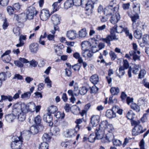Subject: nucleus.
Masks as SVG:
<instances>
[{"label":"nucleus","mask_w":149,"mask_h":149,"mask_svg":"<svg viewBox=\"0 0 149 149\" xmlns=\"http://www.w3.org/2000/svg\"><path fill=\"white\" fill-rule=\"evenodd\" d=\"M13 113L18 116L19 121H24L26 118V114L27 113L24 107L22 108L20 104L16 103L13 105L12 108Z\"/></svg>","instance_id":"f257e3e1"},{"label":"nucleus","mask_w":149,"mask_h":149,"mask_svg":"<svg viewBox=\"0 0 149 149\" xmlns=\"http://www.w3.org/2000/svg\"><path fill=\"white\" fill-rule=\"evenodd\" d=\"M74 5L76 6H82L85 7L86 10L88 13V14L92 13V9L93 8V3L89 0H73Z\"/></svg>","instance_id":"f03ea898"},{"label":"nucleus","mask_w":149,"mask_h":149,"mask_svg":"<svg viewBox=\"0 0 149 149\" xmlns=\"http://www.w3.org/2000/svg\"><path fill=\"white\" fill-rule=\"evenodd\" d=\"M11 147L12 149H20L23 141L22 137L15 136L12 138Z\"/></svg>","instance_id":"7ed1b4c3"},{"label":"nucleus","mask_w":149,"mask_h":149,"mask_svg":"<svg viewBox=\"0 0 149 149\" xmlns=\"http://www.w3.org/2000/svg\"><path fill=\"white\" fill-rule=\"evenodd\" d=\"M113 2H111L110 5L105 8L102 11V13L106 16L111 15L112 13H114L117 11L118 7L114 3L113 4Z\"/></svg>","instance_id":"20e7f679"},{"label":"nucleus","mask_w":149,"mask_h":149,"mask_svg":"<svg viewBox=\"0 0 149 149\" xmlns=\"http://www.w3.org/2000/svg\"><path fill=\"white\" fill-rule=\"evenodd\" d=\"M92 40V42L94 41L95 42V45H93V43L92 44V50L94 53L96 52L99 50L102 49L104 47L105 45L103 43H100L98 45L97 43V40L95 39V38H93Z\"/></svg>","instance_id":"39448f33"},{"label":"nucleus","mask_w":149,"mask_h":149,"mask_svg":"<svg viewBox=\"0 0 149 149\" xmlns=\"http://www.w3.org/2000/svg\"><path fill=\"white\" fill-rule=\"evenodd\" d=\"M146 128L143 129V127L141 125L139 126H134L132 130V134L133 135H137L143 133L146 130Z\"/></svg>","instance_id":"423d86ee"},{"label":"nucleus","mask_w":149,"mask_h":149,"mask_svg":"<svg viewBox=\"0 0 149 149\" xmlns=\"http://www.w3.org/2000/svg\"><path fill=\"white\" fill-rule=\"evenodd\" d=\"M139 16L138 14H135L133 15L131 20L132 22V26L133 29H138L140 25V21L139 20Z\"/></svg>","instance_id":"0eeeda50"},{"label":"nucleus","mask_w":149,"mask_h":149,"mask_svg":"<svg viewBox=\"0 0 149 149\" xmlns=\"http://www.w3.org/2000/svg\"><path fill=\"white\" fill-rule=\"evenodd\" d=\"M21 106L23 108L24 107L28 113V111L33 112L35 110V105L34 103L31 102L29 105L24 103L20 104Z\"/></svg>","instance_id":"6e6552de"},{"label":"nucleus","mask_w":149,"mask_h":149,"mask_svg":"<svg viewBox=\"0 0 149 149\" xmlns=\"http://www.w3.org/2000/svg\"><path fill=\"white\" fill-rule=\"evenodd\" d=\"M118 40V38L116 36H113L110 34L108 35L105 38H102V40L107 43L108 45H111V41L113 40Z\"/></svg>","instance_id":"1a4fd4ad"},{"label":"nucleus","mask_w":149,"mask_h":149,"mask_svg":"<svg viewBox=\"0 0 149 149\" xmlns=\"http://www.w3.org/2000/svg\"><path fill=\"white\" fill-rule=\"evenodd\" d=\"M36 11V10L34 8L29 7L27 9L26 16L28 19L30 20L33 19L34 17L35 12Z\"/></svg>","instance_id":"9d476101"},{"label":"nucleus","mask_w":149,"mask_h":149,"mask_svg":"<svg viewBox=\"0 0 149 149\" xmlns=\"http://www.w3.org/2000/svg\"><path fill=\"white\" fill-rule=\"evenodd\" d=\"M61 18L60 15L55 14L52 16L51 21L53 25H58L60 23Z\"/></svg>","instance_id":"9b49d317"},{"label":"nucleus","mask_w":149,"mask_h":149,"mask_svg":"<svg viewBox=\"0 0 149 149\" xmlns=\"http://www.w3.org/2000/svg\"><path fill=\"white\" fill-rule=\"evenodd\" d=\"M105 132L104 129L100 127L97 128L95 131V132L97 139L102 140L103 138Z\"/></svg>","instance_id":"f8f14e48"},{"label":"nucleus","mask_w":149,"mask_h":149,"mask_svg":"<svg viewBox=\"0 0 149 149\" xmlns=\"http://www.w3.org/2000/svg\"><path fill=\"white\" fill-rule=\"evenodd\" d=\"M100 117L98 115H92L90 118V122L93 126L97 125L100 121Z\"/></svg>","instance_id":"ddd939ff"},{"label":"nucleus","mask_w":149,"mask_h":149,"mask_svg":"<svg viewBox=\"0 0 149 149\" xmlns=\"http://www.w3.org/2000/svg\"><path fill=\"white\" fill-rule=\"evenodd\" d=\"M29 61L25 58L20 57L19 58V60L15 61L14 63L17 66L21 68L24 66L22 63H29Z\"/></svg>","instance_id":"4468645a"},{"label":"nucleus","mask_w":149,"mask_h":149,"mask_svg":"<svg viewBox=\"0 0 149 149\" xmlns=\"http://www.w3.org/2000/svg\"><path fill=\"white\" fill-rule=\"evenodd\" d=\"M114 136L112 132H108L106 135L105 137L102 139V142L106 143L112 141L114 139Z\"/></svg>","instance_id":"2eb2a0df"},{"label":"nucleus","mask_w":149,"mask_h":149,"mask_svg":"<svg viewBox=\"0 0 149 149\" xmlns=\"http://www.w3.org/2000/svg\"><path fill=\"white\" fill-rule=\"evenodd\" d=\"M50 16L48 10L46 9L42 10L40 13V17L43 21L47 20Z\"/></svg>","instance_id":"dca6fc26"},{"label":"nucleus","mask_w":149,"mask_h":149,"mask_svg":"<svg viewBox=\"0 0 149 149\" xmlns=\"http://www.w3.org/2000/svg\"><path fill=\"white\" fill-rule=\"evenodd\" d=\"M43 120L46 123H49V125L52 126L53 125L52 122L53 118L51 115L48 113L44 114L43 116Z\"/></svg>","instance_id":"f3484780"},{"label":"nucleus","mask_w":149,"mask_h":149,"mask_svg":"<svg viewBox=\"0 0 149 149\" xmlns=\"http://www.w3.org/2000/svg\"><path fill=\"white\" fill-rule=\"evenodd\" d=\"M117 107H118V106H115L113 107L112 110L109 109L107 110L106 113V116L109 118H111L116 117V113L114 112L113 110H114L115 109H116Z\"/></svg>","instance_id":"a211bd4d"},{"label":"nucleus","mask_w":149,"mask_h":149,"mask_svg":"<svg viewBox=\"0 0 149 149\" xmlns=\"http://www.w3.org/2000/svg\"><path fill=\"white\" fill-rule=\"evenodd\" d=\"M77 132L75 129H69L64 132V135L66 137L71 138L75 136L77 133Z\"/></svg>","instance_id":"6ab92c4d"},{"label":"nucleus","mask_w":149,"mask_h":149,"mask_svg":"<svg viewBox=\"0 0 149 149\" xmlns=\"http://www.w3.org/2000/svg\"><path fill=\"white\" fill-rule=\"evenodd\" d=\"M113 13L114 14L111 17L110 21L111 23L115 24L120 19V17L119 13H117V11Z\"/></svg>","instance_id":"aec40b11"},{"label":"nucleus","mask_w":149,"mask_h":149,"mask_svg":"<svg viewBox=\"0 0 149 149\" xmlns=\"http://www.w3.org/2000/svg\"><path fill=\"white\" fill-rule=\"evenodd\" d=\"M140 52L139 50H137V52L135 51H131L130 52V54L131 56H133V60L135 61L136 60L140 61V56L137 55V54L139 55Z\"/></svg>","instance_id":"412c9836"},{"label":"nucleus","mask_w":149,"mask_h":149,"mask_svg":"<svg viewBox=\"0 0 149 149\" xmlns=\"http://www.w3.org/2000/svg\"><path fill=\"white\" fill-rule=\"evenodd\" d=\"M29 49L31 52L36 53L38 49V45L36 43H32L29 46Z\"/></svg>","instance_id":"4be33fe9"},{"label":"nucleus","mask_w":149,"mask_h":149,"mask_svg":"<svg viewBox=\"0 0 149 149\" xmlns=\"http://www.w3.org/2000/svg\"><path fill=\"white\" fill-rule=\"evenodd\" d=\"M72 145V143L71 140L67 141H63L61 143V146L64 149L69 148Z\"/></svg>","instance_id":"5701e85b"},{"label":"nucleus","mask_w":149,"mask_h":149,"mask_svg":"<svg viewBox=\"0 0 149 149\" xmlns=\"http://www.w3.org/2000/svg\"><path fill=\"white\" fill-rule=\"evenodd\" d=\"M76 31H70L67 32V36L69 39L73 40L76 38Z\"/></svg>","instance_id":"b1692460"},{"label":"nucleus","mask_w":149,"mask_h":149,"mask_svg":"<svg viewBox=\"0 0 149 149\" xmlns=\"http://www.w3.org/2000/svg\"><path fill=\"white\" fill-rule=\"evenodd\" d=\"M58 109L57 107L54 105H52L48 108L47 111L48 113L51 115L52 113H54L57 111Z\"/></svg>","instance_id":"393cba45"},{"label":"nucleus","mask_w":149,"mask_h":149,"mask_svg":"<svg viewBox=\"0 0 149 149\" xmlns=\"http://www.w3.org/2000/svg\"><path fill=\"white\" fill-rule=\"evenodd\" d=\"M90 80L93 84H97L99 81L98 76L97 74L93 75L91 77Z\"/></svg>","instance_id":"a878e982"},{"label":"nucleus","mask_w":149,"mask_h":149,"mask_svg":"<svg viewBox=\"0 0 149 149\" xmlns=\"http://www.w3.org/2000/svg\"><path fill=\"white\" fill-rule=\"evenodd\" d=\"M87 34L86 29L85 28H83L79 31L78 33L79 38H81L85 37Z\"/></svg>","instance_id":"bb28decb"},{"label":"nucleus","mask_w":149,"mask_h":149,"mask_svg":"<svg viewBox=\"0 0 149 149\" xmlns=\"http://www.w3.org/2000/svg\"><path fill=\"white\" fill-rule=\"evenodd\" d=\"M148 35H145L143 37L142 42L140 43V45L141 47H144L146 45L148 44Z\"/></svg>","instance_id":"cd10ccee"},{"label":"nucleus","mask_w":149,"mask_h":149,"mask_svg":"<svg viewBox=\"0 0 149 149\" xmlns=\"http://www.w3.org/2000/svg\"><path fill=\"white\" fill-rule=\"evenodd\" d=\"M125 70L123 66H120L119 68L118 71L117 72L116 70V74L118 76L119 78L123 76L125 73Z\"/></svg>","instance_id":"c85d7f7f"},{"label":"nucleus","mask_w":149,"mask_h":149,"mask_svg":"<svg viewBox=\"0 0 149 149\" xmlns=\"http://www.w3.org/2000/svg\"><path fill=\"white\" fill-rule=\"evenodd\" d=\"M139 28L138 27V29H135V30L134 33V37L137 39H140L142 36L141 31L139 29Z\"/></svg>","instance_id":"c756f323"},{"label":"nucleus","mask_w":149,"mask_h":149,"mask_svg":"<svg viewBox=\"0 0 149 149\" xmlns=\"http://www.w3.org/2000/svg\"><path fill=\"white\" fill-rule=\"evenodd\" d=\"M73 5V0H67L64 4V8L66 9L70 8Z\"/></svg>","instance_id":"7c9ffc66"},{"label":"nucleus","mask_w":149,"mask_h":149,"mask_svg":"<svg viewBox=\"0 0 149 149\" xmlns=\"http://www.w3.org/2000/svg\"><path fill=\"white\" fill-rule=\"evenodd\" d=\"M16 116H15L13 113L12 112V114H8L6 115L5 116V118L6 120L8 122H12L13 120L15 118Z\"/></svg>","instance_id":"2f4dec72"},{"label":"nucleus","mask_w":149,"mask_h":149,"mask_svg":"<svg viewBox=\"0 0 149 149\" xmlns=\"http://www.w3.org/2000/svg\"><path fill=\"white\" fill-rule=\"evenodd\" d=\"M111 94L113 95H117L119 92V89L118 87H112L110 89Z\"/></svg>","instance_id":"473e14b6"},{"label":"nucleus","mask_w":149,"mask_h":149,"mask_svg":"<svg viewBox=\"0 0 149 149\" xmlns=\"http://www.w3.org/2000/svg\"><path fill=\"white\" fill-rule=\"evenodd\" d=\"M135 115V114L132 110H131L128 111L127 114L126 116L128 119L132 120L134 119Z\"/></svg>","instance_id":"72a5a7b5"},{"label":"nucleus","mask_w":149,"mask_h":149,"mask_svg":"<svg viewBox=\"0 0 149 149\" xmlns=\"http://www.w3.org/2000/svg\"><path fill=\"white\" fill-rule=\"evenodd\" d=\"M139 65L135 64L132 68H131L132 72L134 74H136L139 71V68L140 67Z\"/></svg>","instance_id":"f704fd0d"},{"label":"nucleus","mask_w":149,"mask_h":149,"mask_svg":"<svg viewBox=\"0 0 149 149\" xmlns=\"http://www.w3.org/2000/svg\"><path fill=\"white\" fill-rule=\"evenodd\" d=\"M133 10L137 13L140 12V4L139 3H134L133 5Z\"/></svg>","instance_id":"c9c22d12"},{"label":"nucleus","mask_w":149,"mask_h":149,"mask_svg":"<svg viewBox=\"0 0 149 149\" xmlns=\"http://www.w3.org/2000/svg\"><path fill=\"white\" fill-rule=\"evenodd\" d=\"M88 91V89L86 87L83 86L80 88L79 91V94H80L81 95H85Z\"/></svg>","instance_id":"e433bc0d"},{"label":"nucleus","mask_w":149,"mask_h":149,"mask_svg":"<svg viewBox=\"0 0 149 149\" xmlns=\"http://www.w3.org/2000/svg\"><path fill=\"white\" fill-rule=\"evenodd\" d=\"M29 132L33 135L37 134L38 132L37 127L34 126H31L30 128Z\"/></svg>","instance_id":"4c0bfd02"},{"label":"nucleus","mask_w":149,"mask_h":149,"mask_svg":"<svg viewBox=\"0 0 149 149\" xmlns=\"http://www.w3.org/2000/svg\"><path fill=\"white\" fill-rule=\"evenodd\" d=\"M131 108L132 109L137 112H139L140 111V107L136 104L132 103L131 105Z\"/></svg>","instance_id":"58836bf2"},{"label":"nucleus","mask_w":149,"mask_h":149,"mask_svg":"<svg viewBox=\"0 0 149 149\" xmlns=\"http://www.w3.org/2000/svg\"><path fill=\"white\" fill-rule=\"evenodd\" d=\"M108 125V123L107 120H104L101 122L99 125V127L105 130Z\"/></svg>","instance_id":"ea45409f"},{"label":"nucleus","mask_w":149,"mask_h":149,"mask_svg":"<svg viewBox=\"0 0 149 149\" xmlns=\"http://www.w3.org/2000/svg\"><path fill=\"white\" fill-rule=\"evenodd\" d=\"M31 95V93L29 91L24 93L22 94L21 96V97L25 100L29 99Z\"/></svg>","instance_id":"a19ab883"},{"label":"nucleus","mask_w":149,"mask_h":149,"mask_svg":"<svg viewBox=\"0 0 149 149\" xmlns=\"http://www.w3.org/2000/svg\"><path fill=\"white\" fill-rule=\"evenodd\" d=\"M42 139L44 142H49L51 139V136L45 133L42 136Z\"/></svg>","instance_id":"79ce46f5"},{"label":"nucleus","mask_w":149,"mask_h":149,"mask_svg":"<svg viewBox=\"0 0 149 149\" xmlns=\"http://www.w3.org/2000/svg\"><path fill=\"white\" fill-rule=\"evenodd\" d=\"M48 144L46 142H44L41 143L39 145V149H48Z\"/></svg>","instance_id":"37998d69"},{"label":"nucleus","mask_w":149,"mask_h":149,"mask_svg":"<svg viewBox=\"0 0 149 149\" xmlns=\"http://www.w3.org/2000/svg\"><path fill=\"white\" fill-rule=\"evenodd\" d=\"M90 93L91 94L96 93L98 90V88L95 85L92 87H90Z\"/></svg>","instance_id":"c03bdc74"},{"label":"nucleus","mask_w":149,"mask_h":149,"mask_svg":"<svg viewBox=\"0 0 149 149\" xmlns=\"http://www.w3.org/2000/svg\"><path fill=\"white\" fill-rule=\"evenodd\" d=\"M65 115L64 112L61 113L59 111L57 112L56 114H54V116L57 118L63 119L64 118Z\"/></svg>","instance_id":"a18cd8bd"},{"label":"nucleus","mask_w":149,"mask_h":149,"mask_svg":"<svg viewBox=\"0 0 149 149\" xmlns=\"http://www.w3.org/2000/svg\"><path fill=\"white\" fill-rule=\"evenodd\" d=\"M127 36L131 40L132 39L133 36L131 33L129 32V30L127 27L125 28L124 32Z\"/></svg>","instance_id":"49530a36"},{"label":"nucleus","mask_w":149,"mask_h":149,"mask_svg":"<svg viewBox=\"0 0 149 149\" xmlns=\"http://www.w3.org/2000/svg\"><path fill=\"white\" fill-rule=\"evenodd\" d=\"M96 137V136L94 134H91L89 136L88 139L89 142L93 143L94 142Z\"/></svg>","instance_id":"de8ad7c7"},{"label":"nucleus","mask_w":149,"mask_h":149,"mask_svg":"<svg viewBox=\"0 0 149 149\" xmlns=\"http://www.w3.org/2000/svg\"><path fill=\"white\" fill-rule=\"evenodd\" d=\"M7 10L10 15H12L14 13L15 10L11 6H8L7 8Z\"/></svg>","instance_id":"09e8293b"},{"label":"nucleus","mask_w":149,"mask_h":149,"mask_svg":"<svg viewBox=\"0 0 149 149\" xmlns=\"http://www.w3.org/2000/svg\"><path fill=\"white\" fill-rule=\"evenodd\" d=\"M41 118L40 116L39 115H38L35 118L34 121L35 123L38 125L41 123Z\"/></svg>","instance_id":"8fccbe9b"},{"label":"nucleus","mask_w":149,"mask_h":149,"mask_svg":"<svg viewBox=\"0 0 149 149\" xmlns=\"http://www.w3.org/2000/svg\"><path fill=\"white\" fill-rule=\"evenodd\" d=\"M114 130L112 124H108L106 128L105 131L108 132H112Z\"/></svg>","instance_id":"3c124183"},{"label":"nucleus","mask_w":149,"mask_h":149,"mask_svg":"<svg viewBox=\"0 0 149 149\" xmlns=\"http://www.w3.org/2000/svg\"><path fill=\"white\" fill-rule=\"evenodd\" d=\"M132 140V139L129 137L125 138L123 145V147H125L127 143H131V140Z\"/></svg>","instance_id":"603ef678"},{"label":"nucleus","mask_w":149,"mask_h":149,"mask_svg":"<svg viewBox=\"0 0 149 149\" xmlns=\"http://www.w3.org/2000/svg\"><path fill=\"white\" fill-rule=\"evenodd\" d=\"M20 30L19 27H16L13 28V31L16 36H19L20 33Z\"/></svg>","instance_id":"864d4df0"},{"label":"nucleus","mask_w":149,"mask_h":149,"mask_svg":"<svg viewBox=\"0 0 149 149\" xmlns=\"http://www.w3.org/2000/svg\"><path fill=\"white\" fill-rule=\"evenodd\" d=\"M1 58L3 61L7 63H9L11 60V57L10 55L1 57Z\"/></svg>","instance_id":"5fc2aeb1"},{"label":"nucleus","mask_w":149,"mask_h":149,"mask_svg":"<svg viewBox=\"0 0 149 149\" xmlns=\"http://www.w3.org/2000/svg\"><path fill=\"white\" fill-rule=\"evenodd\" d=\"M112 141L113 145L115 146H120L122 144V142L120 140L114 139H113Z\"/></svg>","instance_id":"6e6d98bb"},{"label":"nucleus","mask_w":149,"mask_h":149,"mask_svg":"<svg viewBox=\"0 0 149 149\" xmlns=\"http://www.w3.org/2000/svg\"><path fill=\"white\" fill-rule=\"evenodd\" d=\"M146 72L145 70H141L139 74L138 78L141 79L143 78L144 77L145 75L146 74Z\"/></svg>","instance_id":"4d7b16f0"},{"label":"nucleus","mask_w":149,"mask_h":149,"mask_svg":"<svg viewBox=\"0 0 149 149\" xmlns=\"http://www.w3.org/2000/svg\"><path fill=\"white\" fill-rule=\"evenodd\" d=\"M109 55L112 60L114 61L117 58V56L114 52L111 51L109 53Z\"/></svg>","instance_id":"13d9d810"},{"label":"nucleus","mask_w":149,"mask_h":149,"mask_svg":"<svg viewBox=\"0 0 149 149\" xmlns=\"http://www.w3.org/2000/svg\"><path fill=\"white\" fill-rule=\"evenodd\" d=\"M117 26L115 25L110 30V34L113 35V36H116L115 33V32H117Z\"/></svg>","instance_id":"bf43d9fd"},{"label":"nucleus","mask_w":149,"mask_h":149,"mask_svg":"<svg viewBox=\"0 0 149 149\" xmlns=\"http://www.w3.org/2000/svg\"><path fill=\"white\" fill-rule=\"evenodd\" d=\"M19 20L21 23L26 20V16L25 13L21 14L19 15Z\"/></svg>","instance_id":"052dcab7"},{"label":"nucleus","mask_w":149,"mask_h":149,"mask_svg":"<svg viewBox=\"0 0 149 149\" xmlns=\"http://www.w3.org/2000/svg\"><path fill=\"white\" fill-rule=\"evenodd\" d=\"M123 67H124V69H127L129 66V64L127 60H124L123 61Z\"/></svg>","instance_id":"680f3d73"},{"label":"nucleus","mask_w":149,"mask_h":149,"mask_svg":"<svg viewBox=\"0 0 149 149\" xmlns=\"http://www.w3.org/2000/svg\"><path fill=\"white\" fill-rule=\"evenodd\" d=\"M113 95L112 94L109 98L108 103L109 104H113L114 103H115L117 102L116 99L114 98V99H113Z\"/></svg>","instance_id":"e2e57ef3"},{"label":"nucleus","mask_w":149,"mask_h":149,"mask_svg":"<svg viewBox=\"0 0 149 149\" xmlns=\"http://www.w3.org/2000/svg\"><path fill=\"white\" fill-rule=\"evenodd\" d=\"M13 6L14 10H18L20 9L21 6L19 3H18L14 4Z\"/></svg>","instance_id":"0e129e2a"},{"label":"nucleus","mask_w":149,"mask_h":149,"mask_svg":"<svg viewBox=\"0 0 149 149\" xmlns=\"http://www.w3.org/2000/svg\"><path fill=\"white\" fill-rule=\"evenodd\" d=\"M9 0H0V3L3 6H5L8 5Z\"/></svg>","instance_id":"69168bd1"},{"label":"nucleus","mask_w":149,"mask_h":149,"mask_svg":"<svg viewBox=\"0 0 149 149\" xmlns=\"http://www.w3.org/2000/svg\"><path fill=\"white\" fill-rule=\"evenodd\" d=\"M72 67L74 71H79L80 68V65L79 63H77L73 65Z\"/></svg>","instance_id":"338daca9"},{"label":"nucleus","mask_w":149,"mask_h":149,"mask_svg":"<svg viewBox=\"0 0 149 149\" xmlns=\"http://www.w3.org/2000/svg\"><path fill=\"white\" fill-rule=\"evenodd\" d=\"M23 79L22 76L19 74H15L13 77V79H17L18 80H22Z\"/></svg>","instance_id":"774afa93"}]
</instances>
